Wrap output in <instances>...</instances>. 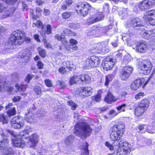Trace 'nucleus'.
<instances>
[{
    "mask_svg": "<svg viewBox=\"0 0 155 155\" xmlns=\"http://www.w3.org/2000/svg\"><path fill=\"white\" fill-rule=\"evenodd\" d=\"M124 125L123 124H117L111 128L110 138L111 140L114 141V145L116 144L121 145L124 142L120 140V138L123 134Z\"/></svg>",
    "mask_w": 155,
    "mask_h": 155,
    "instance_id": "f257e3e1",
    "label": "nucleus"
},
{
    "mask_svg": "<svg viewBox=\"0 0 155 155\" xmlns=\"http://www.w3.org/2000/svg\"><path fill=\"white\" fill-rule=\"evenodd\" d=\"M17 0H2L0 1V13L3 12L2 15V18H7L12 16L14 11L15 10V8L13 6H11L9 5L7 6V4L9 3L14 4Z\"/></svg>",
    "mask_w": 155,
    "mask_h": 155,
    "instance_id": "f03ea898",
    "label": "nucleus"
},
{
    "mask_svg": "<svg viewBox=\"0 0 155 155\" xmlns=\"http://www.w3.org/2000/svg\"><path fill=\"white\" fill-rule=\"evenodd\" d=\"M74 129V133L83 138L89 136L92 130L89 125L85 122L78 124L75 126Z\"/></svg>",
    "mask_w": 155,
    "mask_h": 155,
    "instance_id": "7ed1b4c3",
    "label": "nucleus"
},
{
    "mask_svg": "<svg viewBox=\"0 0 155 155\" xmlns=\"http://www.w3.org/2000/svg\"><path fill=\"white\" fill-rule=\"evenodd\" d=\"M25 36L24 31L21 30H16L11 34L8 40V43L10 45H19L24 41V38Z\"/></svg>",
    "mask_w": 155,
    "mask_h": 155,
    "instance_id": "20e7f679",
    "label": "nucleus"
},
{
    "mask_svg": "<svg viewBox=\"0 0 155 155\" xmlns=\"http://www.w3.org/2000/svg\"><path fill=\"white\" fill-rule=\"evenodd\" d=\"M117 155H126L130 152L131 148V144L128 142L125 141L121 145L116 144L115 145Z\"/></svg>",
    "mask_w": 155,
    "mask_h": 155,
    "instance_id": "39448f33",
    "label": "nucleus"
},
{
    "mask_svg": "<svg viewBox=\"0 0 155 155\" xmlns=\"http://www.w3.org/2000/svg\"><path fill=\"white\" fill-rule=\"evenodd\" d=\"M93 88L90 87H82L78 88L76 90V95L84 98L91 96L93 92Z\"/></svg>",
    "mask_w": 155,
    "mask_h": 155,
    "instance_id": "423d86ee",
    "label": "nucleus"
},
{
    "mask_svg": "<svg viewBox=\"0 0 155 155\" xmlns=\"http://www.w3.org/2000/svg\"><path fill=\"white\" fill-rule=\"evenodd\" d=\"M76 11L77 13L82 16H85L91 9V6L87 2H83L77 6Z\"/></svg>",
    "mask_w": 155,
    "mask_h": 155,
    "instance_id": "0eeeda50",
    "label": "nucleus"
},
{
    "mask_svg": "<svg viewBox=\"0 0 155 155\" xmlns=\"http://www.w3.org/2000/svg\"><path fill=\"white\" fill-rule=\"evenodd\" d=\"M152 67L151 63L150 60H145L143 63H142L139 65L138 71L141 74H148L150 73Z\"/></svg>",
    "mask_w": 155,
    "mask_h": 155,
    "instance_id": "6e6552de",
    "label": "nucleus"
},
{
    "mask_svg": "<svg viewBox=\"0 0 155 155\" xmlns=\"http://www.w3.org/2000/svg\"><path fill=\"white\" fill-rule=\"evenodd\" d=\"M127 28L132 27L135 29H143L142 27H143V24L142 20L138 18L132 19L130 21H128L126 25Z\"/></svg>",
    "mask_w": 155,
    "mask_h": 155,
    "instance_id": "1a4fd4ad",
    "label": "nucleus"
},
{
    "mask_svg": "<svg viewBox=\"0 0 155 155\" xmlns=\"http://www.w3.org/2000/svg\"><path fill=\"white\" fill-rule=\"evenodd\" d=\"M6 131L15 137L12 140L13 146L15 147L23 148L25 146V141L21 137H16L15 134H14L13 131L8 130H6Z\"/></svg>",
    "mask_w": 155,
    "mask_h": 155,
    "instance_id": "9d476101",
    "label": "nucleus"
},
{
    "mask_svg": "<svg viewBox=\"0 0 155 155\" xmlns=\"http://www.w3.org/2000/svg\"><path fill=\"white\" fill-rule=\"evenodd\" d=\"M101 62L99 58L96 56H91L86 61V67L87 68L98 67Z\"/></svg>",
    "mask_w": 155,
    "mask_h": 155,
    "instance_id": "9b49d317",
    "label": "nucleus"
},
{
    "mask_svg": "<svg viewBox=\"0 0 155 155\" xmlns=\"http://www.w3.org/2000/svg\"><path fill=\"white\" fill-rule=\"evenodd\" d=\"M148 81H145L143 78H141L135 80L131 85L130 88L132 90L135 91L138 90L143 84V87L144 88L147 84Z\"/></svg>",
    "mask_w": 155,
    "mask_h": 155,
    "instance_id": "f8f14e48",
    "label": "nucleus"
},
{
    "mask_svg": "<svg viewBox=\"0 0 155 155\" xmlns=\"http://www.w3.org/2000/svg\"><path fill=\"white\" fill-rule=\"evenodd\" d=\"M104 17V15L101 13H97L93 15H91L87 20L86 24L88 25L96 22L102 20Z\"/></svg>",
    "mask_w": 155,
    "mask_h": 155,
    "instance_id": "ddd939ff",
    "label": "nucleus"
},
{
    "mask_svg": "<svg viewBox=\"0 0 155 155\" xmlns=\"http://www.w3.org/2000/svg\"><path fill=\"white\" fill-rule=\"evenodd\" d=\"M116 59L107 57L102 62V67L104 70L108 71L110 69L116 62Z\"/></svg>",
    "mask_w": 155,
    "mask_h": 155,
    "instance_id": "4468645a",
    "label": "nucleus"
},
{
    "mask_svg": "<svg viewBox=\"0 0 155 155\" xmlns=\"http://www.w3.org/2000/svg\"><path fill=\"white\" fill-rule=\"evenodd\" d=\"M155 4V0H144L140 2L138 4L140 10L145 11Z\"/></svg>",
    "mask_w": 155,
    "mask_h": 155,
    "instance_id": "2eb2a0df",
    "label": "nucleus"
},
{
    "mask_svg": "<svg viewBox=\"0 0 155 155\" xmlns=\"http://www.w3.org/2000/svg\"><path fill=\"white\" fill-rule=\"evenodd\" d=\"M11 124L12 126L15 129H20L24 124L22 118L19 116L15 117L12 119Z\"/></svg>",
    "mask_w": 155,
    "mask_h": 155,
    "instance_id": "dca6fc26",
    "label": "nucleus"
},
{
    "mask_svg": "<svg viewBox=\"0 0 155 155\" xmlns=\"http://www.w3.org/2000/svg\"><path fill=\"white\" fill-rule=\"evenodd\" d=\"M136 47V51L140 53H144L148 49V44L144 41L138 43Z\"/></svg>",
    "mask_w": 155,
    "mask_h": 155,
    "instance_id": "f3484780",
    "label": "nucleus"
},
{
    "mask_svg": "<svg viewBox=\"0 0 155 155\" xmlns=\"http://www.w3.org/2000/svg\"><path fill=\"white\" fill-rule=\"evenodd\" d=\"M140 34L141 36L146 39H154L155 38V29L146 31H143Z\"/></svg>",
    "mask_w": 155,
    "mask_h": 155,
    "instance_id": "a211bd4d",
    "label": "nucleus"
},
{
    "mask_svg": "<svg viewBox=\"0 0 155 155\" xmlns=\"http://www.w3.org/2000/svg\"><path fill=\"white\" fill-rule=\"evenodd\" d=\"M108 27H101L97 26H93V29L95 31L97 37H99L107 31Z\"/></svg>",
    "mask_w": 155,
    "mask_h": 155,
    "instance_id": "6ab92c4d",
    "label": "nucleus"
},
{
    "mask_svg": "<svg viewBox=\"0 0 155 155\" xmlns=\"http://www.w3.org/2000/svg\"><path fill=\"white\" fill-rule=\"evenodd\" d=\"M22 54L20 55V58L22 62H28L31 56V53L28 48L23 49L22 51Z\"/></svg>",
    "mask_w": 155,
    "mask_h": 155,
    "instance_id": "aec40b11",
    "label": "nucleus"
},
{
    "mask_svg": "<svg viewBox=\"0 0 155 155\" xmlns=\"http://www.w3.org/2000/svg\"><path fill=\"white\" fill-rule=\"evenodd\" d=\"M3 89L10 94L13 91V87L11 84H8L5 83L4 85L3 83H0V92Z\"/></svg>",
    "mask_w": 155,
    "mask_h": 155,
    "instance_id": "412c9836",
    "label": "nucleus"
},
{
    "mask_svg": "<svg viewBox=\"0 0 155 155\" xmlns=\"http://www.w3.org/2000/svg\"><path fill=\"white\" fill-rule=\"evenodd\" d=\"M38 137L37 134H33L29 137V140L32 143V144L30 146L31 148H34L37 144L38 142Z\"/></svg>",
    "mask_w": 155,
    "mask_h": 155,
    "instance_id": "4be33fe9",
    "label": "nucleus"
},
{
    "mask_svg": "<svg viewBox=\"0 0 155 155\" xmlns=\"http://www.w3.org/2000/svg\"><path fill=\"white\" fill-rule=\"evenodd\" d=\"M89 144L86 142L83 143L81 147V155H88L89 154L88 147Z\"/></svg>",
    "mask_w": 155,
    "mask_h": 155,
    "instance_id": "5701e85b",
    "label": "nucleus"
},
{
    "mask_svg": "<svg viewBox=\"0 0 155 155\" xmlns=\"http://www.w3.org/2000/svg\"><path fill=\"white\" fill-rule=\"evenodd\" d=\"M149 104L150 102L148 100L144 99L141 101L138 105L146 110L149 107Z\"/></svg>",
    "mask_w": 155,
    "mask_h": 155,
    "instance_id": "b1692460",
    "label": "nucleus"
},
{
    "mask_svg": "<svg viewBox=\"0 0 155 155\" xmlns=\"http://www.w3.org/2000/svg\"><path fill=\"white\" fill-rule=\"evenodd\" d=\"M8 140L7 139L4 138L1 140L0 142V148L1 150L6 149L9 146Z\"/></svg>",
    "mask_w": 155,
    "mask_h": 155,
    "instance_id": "393cba45",
    "label": "nucleus"
},
{
    "mask_svg": "<svg viewBox=\"0 0 155 155\" xmlns=\"http://www.w3.org/2000/svg\"><path fill=\"white\" fill-rule=\"evenodd\" d=\"M118 99L116 98L112 94L109 93L106 96L105 101L108 104H110L112 101H117Z\"/></svg>",
    "mask_w": 155,
    "mask_h": 155,
    "instance_id": "a878e982",
    "label": "nucleus"
},
{
    "mask_svg": "<svg viewBox=\"0 0 155 155\" xmlns=\"http://www.w3.org/2000/svg\"><path fill=\"white\" fill-rule=\"evenodd\" d=\"M80 80L82 82H85L86 83H89L91 81V78L87 74H83L79 75Z\"/></svg>",
    "mask_w": 155,
    "mask_h": 155,
    "instance_id": "bb28decb",
    "label": "nucleus"
},
{
    "mask_svg": "<svg viewBox=\"0 0 155 155\" xmlns=\"http://www.w3.org/2000/svg\"><path fill=\"white\" fill-rule=\"evenodd\" d=\"M146 111V110L138 105L135 110L134 114L136 116L139 117L142 115Z\"/></svg>",
    "mask_w": 155,
    "mask_h": 155,
    "instance_id": "cd10ccee",
    "label": "nucleus"
},
{
    "mask_svg": "<svg viewBox=\"0 0 155 155\" xmlns=\"http://www.w3.org/2000/svg\"><path fill=\"white\" fill-rule=\"evenodd\" d=\"M79 75H74L70 78L69 83L71 85L76 84L80 81Z\"/></svg>",
    "mask_w": 155,
    "mask_h": 155,
    "instance_id": "c85d7f7f",
    "label": "nucleus"
},
{
    "mask_svg": "<svg viewBox=\"0 0 155 155\" xmlns=\"http://www.w3.org/2000/svg\"><path fill=\"white\" fill-rule=\"evenodd\" d=\"M155 17V10H152L146 12L143 16L144 19Z\"/></svg>",
    "mask_w": 155,
    "mask_h": 155,
    "instance_id": "c756f323",
    "label": "nucleus"
},
{
    "mask_svg": "<svg viewBox=\"0 0 155 155\" xmlns=\"http://www.w3.org/2000/svg\"><path fill=\"white\" fill-rule=\"evenodd\" d=\"M46 31L45 30V31L43 30V28H42V35L43 37V36H45V34H47L49 35L51 33V27L49 25H48L46 26Z\"/></svg>",
    "mask_w": 155,
    "mask_h": 155,
    "instance_id": "7c9ffc66",
    "label": "nucleus"
},
{
    "mask_svg": "<svg viewBox=\"0 0 155 155\" xmlns=\"http://www.w3.org/2000/svg\"><path fill=\"white\" fill-rule=\"evenodd\" d=\"M147 125H141L138 127L139 130L138 131L141 133H144L146 132Z\"/></svg>",
    "mask_w": 155,
    "mask_h": 155,
    "instance_id": "2f4dec72",
    "label": "nucleus"
},
{
    "mask_svg": "<svg viewBox=\"0 0 155 155\" xmlns=\"http://www.w3.org/2000/svg\"><path fill=\"white\" fill-rule=\"evenodd\" d=\"M101 93L102 91L101 90H99L96 95L92 97V99L97 102H100L101 100Z\"/></svg>",
    "mask_w": 155,
    "mask_h": 155,
    "instance_id": "473e14b6",
    "label": "nucleus"
},
{
    "mask_svg": "<svg viewBox=\"0 0 155 155\" xmlns=\"http://www.w3.org/2000/svg\"><path fill=\"white\" fill-rule=\"evenodd\" d=\"M27 87L28 85L26 84L25 85H19L18 84H17L15 85V87L17 89H18V91H21L23 92L25 91L26 90Z\"/></svg>",
    "mask_w": 155,
    "mask_h": 155,
    "instance_id": "72a5a7b5",
    "label": "nucleus"
},
{
    "mask_svg": "<svg viewBox=\"0 0 155 155\" xmlns=\"http://www.w3.org/2000/svg\"><path fill=\"white\" fill-rule=\"evenodd\" d=\"M25 119L29 123L32 122L33 120L32 114L28 112V114L26 115Z\"/></svg>",
    "mask_w": 155,
    "mask_h": 155,
    "instance_id": "f704fd0d",
    "label": "nucleus"
},
{
    "mask_svg": "<svg viewBox=\"0 0 155 155\" xmlns=\"http://www.w3.org/2000/svg\"><path fill=\"white\" fill-rule=\"evenodd\" d=\"M101 48L99 47H93V48H91L90 50V51L92 54H98L101 52Z\"/></svg>",
    "mask_w": 155,
    "mask_h": 155,
    "instance_id": "c9c22d12",
    "label": "nucleus"
},
{
    "mask_svg": "<svg viewBox=\"0 0 155 155\" xmlns=\"http://www.w3.org/2000/svg\"><path fill=\"white\" fill-rule=\"evenodd\" d=\"M130 76V75L127 74V72L122 70L121 73L120 77L122 80H125L128 78Z\"/></svg>",
    "mask_w": 155,
    "mask_h": 155,
    "instance_id": "e433bc0d",
    "label": "nucleus"
},
{
    "mask_svg": "<svg viewBox=\"0 0 155 155\" xmlns=\"http://www.w3.org/2000/svg\"><path fill=\"white\" fill-rule=\"evenodd\" d=\"M74 139V137L72 135H70L65 140V143L67 146H68L70 144Z\"/></svg>",
    "mask_w": 155,
    "mask_h": 155,
    "instance_id": "4c0bfd02",
    "label": "nucleus"
},
{
    "mask_svg": "<svg viewBox=\"0 0 155 155\" xmlns=\"http://www.w3.org/2000/svg\"><path fill=\"white\" fill-rule=\"evenodd\" d=\"M76 45V44H73L68 45V47H66L67 50L71 52L72 51V50H77L78 49V47Z\"/></svg>",
    "mask_w": 155,
    "mask_h": 155,
    "instance_id": "58836bf2",
    "label": "nucleus"
},
{
    "mask_svg": "<svg viewBox=\"0 0 155 155\" xmlns=\"http://www.w3.org/2000/svg\"><path fill=\"white\" fill-rule=\"evenodd\" d=\"M126 107V104H123L121 105H120L116 107L117 109L119 111V112H117L120 113L121 112H124L125 111V108Z\"/></svg>",
    "mask_w": 155,
    "mask_h": 155,
    "instance_id": "ea45409f",
    "label": "nucleus"
},
{
    "mask_svg": "<svg viewBox=\"0 0 155 155\" xmlns=\"http://www.w3.org/2000/svg\"><path fill=\"white\" fill-rule=\"evenodd\" d=\"M39 55L42 58H44L46 55V52L45 50L39 47L38 48Z\"/></svg>",
    "mask_w": 155,
    "mask_h": 155,
    "instance_id": "a19ab883",
    "label": "nucleus"
},
{
    "mask_svg": "<svg viewBox=\"0 0 155 155\" xmlns=\"http://www.w3.org/2000/svg\"><path fill=\"white\" fill-rule=\"evenodd\" d=\"M6 149L2 150V152L6 154H12L13 153V150L12 149L9 147H8Z\"/></svg>",
    "mask_w": 155,
    "mask_h": 155,
    "instance_id": "79ce46f5",
    "label": "nucleus"
},
{
    "mask_svg": "<svg viewBox=\"0 0 155 155\" xmlns=\"http://www.w3.org/2000/svg\"><path fill=\"white\" fill-rule=\"evenodd\" d=\"M122 70L130 75L133 70V68L130 66H126L123 68Z\"/></svg>",
    "mask_w": 155,
    "mask_h": 155,
    "instance_id": "37998d69",
    "label": "nucleus"
},
{
    "mask_svg": "<svg viewBox=\"0 0 155 155\" xmlns=\"http://www.w3.org/2000/svg\"><path fill=\"white\" fill-rule=\"evenodd\" d=\"M114 78V76L112 75H109L106 77V81L105 83V85H108L109 82L111 81Z\"/></svg>",
    "mask_w": 155,
    "mask_h": 155,
    "instance_id": "c03bdc74",
    "label": "nucleus"
},
{
    "mask_svg": "<svg viewBox=\"0 0 155 155\" xmlns=\"http://www.w3.org/2000/svg\"><path fill=\"white\" fill-rule=\"evenodd\" d=\"M113 144L114 143H113L112 145L108 141H106L105 143V146L108 147L111 151H112L114 150H115L116 147V146H114Z\"/></svg>",
    "mask_w": 155,
    "mask_h": 155,
    "instance_id": "a18cd8bd",
    "label": "nucleus"
},
{
    "mask_svg": "<svg viewBox=\"0 0 155 155\" xmlns=\"http://www.w3.org/2000/svg\"><path fill=\"white\" fill-rule=\"evenodd\" d=\"M65 64H64V66H65L68 69L73 68L74 65L72 64V62L69 61H67L64 63Z\"/></svg>",
    "mask_w": 155,
    "mask_h": 155,
    "instance_id": "49530a36",
    "label": "nucleus"
},
{
    "mask_svg": "<svg viewBox=\"0 0 155 155\" xmlns=\"http://www.w3.org/2000/svg\"><path fill=\"white\" fill-rule=\"evenodd\" d=\"M34 90L37 95H41V87L39 86L36 85L34 88Z\"/></svg>",
    "mask_w": 155,
    "mask_h": 155,
    "instance_id": "de8ad7c7",
    "label": "nucleus"
},
{
    "mask_svg": "<svg viewBox=\"0 0 155 155\" xmlns=\"http://www.w3.org/2000/svg\"><path fill=\"white\" fill-rule=\"evenodd\" d=\"M7 113L9 116L15 115L16 113V110L15 108L13 107L10 109L8 111Z\"/></svg>",
    "mask_w": 155,
    "mask_h": 155,
    "instance_id": "09e8293b",
    "label": "nucleus"
},
{
    "mask_svg": "<svg viewBox=\"0 0 155 155\" xmlns=\"http://www.w3.org/2000/svg\"><path fill=\"white\" fill-rule=\"evenodd\" d=\"M145 19L148 21L151 25H155V17H150V18Z\"/></svg>",
    "mask_w": 155,
    "mask_h": 155,
    "instance_id": "8fccbe9b",
    "label": "nucleus"
},
{
    "mask_svg": "<svg viewBox=\"0 0 155 155\" xmlns=\"http://www.w3.org/2000/svg\"><path fill=\"white\" fill-rule=\"evenodd\" d=\"M67 103L68 105L71 106L72 107L71 109L72 110H74L77 107V104L71 100L68 101Z\"/></svg>",
    "mask_w": 155,
    "mask_h": 155,
    "instance_id": "3c124183",
    "label": "nucleus"
},
{
    "mask_svg": "<svg viewBox=\"0 0 155 155\" xmlns=\"http://www.w3.org/2000/svg\"><path fill=\"white\" fill-rule=\"evenodd\" d=\"M130 61V58L129 55H127L124 57L123 63L125 64H127Z\"/></svg>",
    "mask_w": 155,
    "mask_h": 155,
    "instance_id": "603ef678",
    "label": "nucleus"
},
{
    "mask_svg": "<svg viewBox=\"0 0 155 155\" xmlns=\"http://www.w3.org/2000/svg\"><path fill=\"white\" fill-rule=\"evenodd\" d=\"M56 85L61 89H64L65 87V83L63 81H58L56 82Z\"/></svg>",
    "mask_w": 155,
    "mask_h": 155,
    "instance_id": "864d4df0",
    "label": "nucleus"
},
{
    "mask_svg": "<svg viewBox=\"0 0 155 155\" xmlns=\"http://www.w3.org/2000/svg\"><path fill=\"white\" fill-rule=\"evenodd\" d=\"M34 77V76L32 74H28L27 75L25 79V81L27 83L29 82L30 80Z\"/></svg>",
    "mask_w": 155,
    "mask_h": 155,
    "instance_id": "5fc2aeb1",
    "label": "nucleus"
},
{
    "mask_svg": "<svg viewBox=\"0 0 155 155\" xmlns=\"http://www.w3.org/2000/svg\"><path fill=\"white\" fill-rule=\"evenodd\" d=\"M91 30L90 31L87 33L88 35L94 36L97 37L96 33L94 30L93 29V27L91 28Z\"/></svg>",
    "mask_w": 155,
    "mask_h": 155,
    "instance_id": "6e6d98bb",
    "label": "nucleus"
},
{
    "mask_svg": "<svg viewBox=\"0 0 155 155\" xmlns=\"http://www.w3.org/2000/svg\"><path fill=\"white\" fill-rule=\"evenodd\" d=\"M144 96V93L143 92H140L137 94L135 97V98L136 100H138L140 99L141 97Z\"/></svg>",
    "mask_w": 155,
    "mask_h": 155,
    "instance_id": "4d7b16f0",
    "label": "nucleus"
},
{
    "mask_svg": "<svg viewBox=\"0 0 155 155\" xmlns=\"http://www.w3.org/2000/svg\"><path fill=\"white\" fill-rule=\"evenodd\" d=\"M69 27L71 28L76 29L79 27V25L78 24H76L73 23H70L69 24Z\"/></svg>",
    "mask_w": 155,
    "mask_h": 155,
    "instance_id": "13d9d810",
    "label": "nucleus"
},
{
    "mask_svg": "<svg viewBox=\"0 0 155 155\" xmlns=\"http://www.w3.org/2000/svg\"><path fill=\"white\" fill-rule=\"evenodd\" d=\"M28 135L27 131L25 130L20 133V136L22 137L25 136V138L28 137Z\"/></svg>",
    "mask_w": 155,
    "mask_h": 155,
    "instance_id": "bf43d9fd",
    "label": "nucleus"
},
{
    "mask_svg": "<svg viewBox=\"0 0 155 155\" xmlns=\"http://www.w3.org/2000/svg\"><path fill=\"white\" fill-rule=\"evenodd\" d=\"M71 15V13L69 12H64L62 15V16L64 19H67L69 18Z\"/></svg>",
    "mask_w": 155,
    "mask_h": 155,
    "instance_id": "052dcab7",
    "label": "nucleus"
},
{
    "mask_svg": "<svg viewBox=\"0 0 155 155\" xmlns=\"http://www.w3.org/2000/svg\"><path fill=\"white\" fill-rule=\"evenodd\" d=\"M45 82L46 86L48 87H51L53 86V84L51 81L49 79H46Z\"/></svg>",
    "mask_w": 155,
    "mask_h": 155,
    "instance_id": "680f3d73",
    "label": "nucleus"
},
{
    "mask_svg": "<svg viewBox=\"0 0 155 155\" xmlns=\"http://www.w3.org/2000/svg\"><path fill=\"white\" fill-rule=\"evenodd\" d=\"M61 41L62 44L65 45L66 48V47H68V46L69 44L66 39L64 38V36L63 38H62V39Z\"/></svg>",
    "mask_w": 155,
    "mask_h": 155,
    "instance_id": "e2e57ef3",
    "label": "nucleus"
},
{
    "mask_svg": "<svg viewBox=\"0 0 155 155\" xmlns=\"http://www.w3.org/2000/svg\"><path fill=\"white\" fill-rule=\"evenodd\" d=\"M43 14L45 16H48L50 14V11L49 9L45 8L43 11Z\"/></svg>",
    "mask_w": 155,
    "mask_h": 155,
    "instance_id": "0e129e2a",
    "label": "nucleus"
},
{
    "mask_svg": "<svg viewBox=\"0 0 155 155\" xmlns=\"http://www.w3.org/2000/svg\"><path fill=\"white\" fill-rule=\"evenodd\" d=\"M37 66L38 68L39 69H42L44 68V64L41 61H39L38 62Z\"/></svg>",
    "mask_w": 155,
    "mask_h": 155,
    "instance_id": "69168bd1",
    "label": "nucleus"
},
{
    "mask_svg": "<svg viewBox=\"0 0 155 155\" xmlns=\"http://www.w3.org/2000/svg\"><path fill=\"white\" fill-rule=\"evenodd\" d=\"M12 78L13 79V80L14 81H16L18 78V74L16 73H13L12 75Z\"/></svg>",
    "mask_w": 155,
    "mask_h": 155,
    "instance_id": "338daca9",
    "label": "nucleus"
},
{
    "mask_svg": "<svg viewBox=\"0 0 155 155\" xmlns=\"http://www.w3.org/2000/svg\"><path fill=\"white\" fill-rule=\"evenodd\" d=\"M154 130L151 128L150 126H147V128L146 131L148 133L153 134L154 133Z\"/></svg>",
    "mask_w": 155,
    "mask_h": 155,
    "instance_id": "774afa93",
    "label": "nucleus"
}]
</instances>
